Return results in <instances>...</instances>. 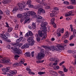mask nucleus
Wrapping results in <instances>:
<instances>
[{
	"mask_svg": "<svg viewBox=\"0 0 76 76\" xmlns=\"http://www.w3.org/2000/svg\"><path fill=\"white\" fill-rule=\"evenodd\" d=\"M34 17H36L37 19V22H39V23H42L41 24L40 26L42 27V30L41 31L39 30L38 31V34H36V37H42V36L47 37V27L45 26L46 25H48V23L47 22H45V20L43 19V18L40 15H38L37 17V15H35Z\"/></svg>",
	"mask_w": 76,
	"mask_h": 76,
	"instance_id": "f257e3e1",
	"label": "nucleus"
},
{
	"mask_svg": "<svg viewBox=\"0 0 76 76\" xmlns=\"http://www.w3.org/2000/svg\"><path fill=\"white\" fill-rule=\"evenodd\" d=\"M30 14L26 12L23 13V15L22 14H19L17 15V17L18 18H20V19L23 18V19H26L24 21L25 23H29L31 21V19L30 18Z\"/></svg>",
	"mask_w": 76,
	"mask_h": 76,
	"instance_id": "f03ea898",
	"label": "nucleus"
},
{
	"mask_svg": "<svg viewBox=\"0 0 76 76\" xmlns=\"http://www.w3.org/2000/svg\"><path fill=\"white\" fill-rule=\"evenodd\" d=\"M9 70H10L9 67H7L6 68H3L2 69L3 72L4 73V75H6V73L9 72H10V73H12L13 75H15L17 73V70H14L13 71L10 70V71Z\"/></svg>",
	"mask_w": 76,
	"mask_h": 76,
	"instance_id": "7ed1b4c3",
	"label": "nucleus"
},
{
	"mask_svg": "<svg viewBox=\"0 0 76 76\" xmlns=\"http://www.w3.org/2000/svg\"><path fill=\"white\" fill-rule=\"evenodd\" d=\"M18 45H19L18 43H14V44H13V47H16L13 49V50L14 53H17L18 54L20 55V54H22V51H21V50H19L18 49Z\"/></svg>",
	"mask_w": 76,
	"mask_h": 76,
	"instance_id": "20e7f679",
	"label": "nucleus"
},
{
	"mask_svg": "<svg viewBox=\"0 0 76 76\" xmlns=\"http://www.w3.org/2000/svg\"><path fill=\"white\" fill-rule=\"evenodd\" d=\"M44 50V49H42L40 51L41 53H39L37 55V60H41L44 58V57L45 56V53Z\"/></svg>",
	"mask_w": 76,
	"mask_h": 76,
	"instance_id": "39448f33",
	"label": "nucleus"
},
{
	"mask_svg": "<svg viewBox=\"0 0 76 76\" xmlns=\"http://www.w3.org/2000/svg\"><path fill=\"white\" fill-rule=\"evenodd\" d=\"M58 9H57V8H55L52 11V13H50V16L51 18H54V17H57L56 15L58 13L57 12V11H58Z\"/></svg>",
	"mask_w": 76,
	"mask_h": 76,
	"instance_id": "423d86ee",
	"label": "nucleus"
},
{
	"mask_svg": "<svg viewBox=\"0 0 76 76\" xmlns=\"http://www.w3.org/2000/svg\"><path fill=\"white\" fill-rule=\"evenodd\" d=\"M27 41L28 42L30 43V45L32 46L34 44V43L35 42V41L34 39V37L33 36L29 37Z\"/></svg>",
	"mask_w": 76,
	"mask_h": 76,
	"instance_id": "0eeeda50",
	"label": "nucleus"
},
{
	"mask_svg": "<svg viewBox=\"0 0 76 76\" xmlns=\"http://www.w3.org/2000/svg\"><path fill=\"white\" fill-rule=\"evenodd\" d=\"M53 51H59L61 52L62 50H65V48L64 47H58L57 46H54V48H53Z\"/></svg>",
	"mask_w": 76,
	"mask_h": 76,
	"instance_id": "6e6552de",
	"label": "nucleus"
},
{
	"mask_svg": "<svg viewBox=\"0 0 76 76\" xmlns=\"http://www.w3.org/2000/svg\"><path fill=\"white\" fill-rule=\"evenodd\" d=\"M1 37L4 38V39H7V38H9L10 37V34L8 33H6L5 34L4 33H3L2 34H1Z\"/></svg>",
	"mask_w": 76,
	"mask_h": 76,
	"instance_id": "1a4fd4ad",
	"label": "nucleus"
},
{
	"mask_svg": "<svg viewBox=\"0 0 76 76\" xmlns=\"http://www.w3.org/2000/svg\"><path fill=\"white\" fill-rule=\"evenodd\" d=\"M45 13V11L41 8H39L37 11L38 15H40L41 14H44Z\"/></svg>",
	"mask_w": 76,
	"mask_h": 76,
	"instance_id": "9d476101",
	"label": "nucleus"
},
{
	"mask_svg": "<svg viewBox=\"0 0 76 76\" xmlns=\"http://www.w3.org/2000/svg\"><path fill=\"white\" fill-rule=\"evenodd\" d=\"M17 5L18 6L19 9L20 10H23L25 7V6H24L23 4L20 2L18 3Z\"/></svg>",
	"mask_w": 76,
	"mask_h": 76,
	"instance_id": "9b49d317",
	"label": "nucleus"
},
{
	"mask_svg": "<svg viewBox=\"0 0 76 76\" xmlns=\"http://www.w3.org/2000/svg\"><path fill=\"white\" fill-rule=\"evenodd\" d=\"M1 61L3 63H7L8 64H12V63L10 61V60L9 59L6 60L3 59H1Z\"/></svg>",
	"mask_w": 76,
	"mask_h": 76,
	"instance_id": "f8f14e48",
	"label": "nucleus"
},
{
	"mask_svg": "<svg viewBox=\"0 0 76 76\" xmlns=\"http://www.w3.org/2000/svg\"><path fill=\"white\" fill-rule=\"evenodd\" d=\"M73 35L71 36L69 38V40H72L73 37H76V30L74 29L73 31Z\"/></svg>",
	"mask_w": 76,
	"mask_h": 76,
	"instance_id": "ddd939ff",
	"label": "nucleus"
},
{
	"mask_svg": "<svg viewBox=\"0 0 76 76\" xmlns=\"http://www.w3.org/2000/svg\"><path fill=\"white\" fill-rule=\"evenodd\" d=\"M55 20V17H53L52 18L51 20V23H52L53 27L54 28H56L57 27V25L56 24V23L54 22V21Z\"/></svg>",
	"mask_w": 76,
	"mask_h": 76,
	"instance_id": "4468645a",
	"label": "nucleus"
},
{
	"mask_svg": "<svg viewBox=\"0 0 76 76\" xmlns=\"http://www.w3.org/2000/svg\"><path fill=\"white\" fill-rule=\"evenodd\" d=\"M33 33L31 31H29L28 32L26 33L25 35V37H29L30 36V37H32L33 36Z\"/></svg>",
	"mask_w": 76,
	"mask_h": 76,
	"instance_id": "2eb2a0df",
	"label": "nucleus"
},
{
	"mask_svg": "<svg viewBox=\"0 0 76 76\" xmlns=\"http://www.w3.org/2000/svg\"><path fill=\"white\" fill-rule=\"evenodd\" d=\"M30 44L28 43H26L23 45L21 47V48L23 49L24 48H28L29 47Z\"/></svg>",
	"mask_w": 76,
	"mask_h": 76,
	"instance_id": "dca6fc26",
	"label": "nucleus"
},
{
	"mask_svg": "<svg viewBox=\"0 0 76 76\" xmlns=\"http://www.w3.org/2000/svg\"><path fill=\"white\" fill-rule=\"evenodd\" d=\"M42 47L45 48L46 49H48V50H52L54 51V49L53 48H54V46H53V47H49L48 48L47 46H42Z\"/></svg>",
	"mask_w": 76,
	"mask_h": 76,
	"instance_id": "f3484780",
	"label": "nucleus"
},
{
	"mask_svg": "<svg viewBox=\"0 0 76 76\" xmlns=\"http://www.w3.org/2000/svg\"><path fill=\"white\" fill-rule=\"evenodd\" d=\"M67 37H69V33H68V31H67L64 36L62 37V39H66V38H67Z\"/></svg>",
	"mask_w": 76,
	"mask_h": 76,
	"instance_id": "a211bd4d",
	"label": "nucleus"
},
{
	"mask_svg": "<svg viewBox=\"0 0 76 76\" xmlns=\"http://www.w3.org/2000/svg\"><path fill=\"white\" fill-rule=\"evenodd\" d=\"M50 60L52 61H55V62H58V61H59V59L57 58H51Z\"/></svg>",
	"mask_w": 76,
	"mask_h": 76,
	"instance_id": "6ab92c4d",
	"label": "nucleus"
},
{
	"mask_svg": "<svg viewBox=\"0 0 76 76\" xmlns=\"http://www.w3.org/2000/svg\"><path fill=\"white\" fill-rule=\"evenodd\" d=\"M66 46H67V45L64 44L59 45L58 44L57 45L58 47H66Z\"/></svg>",
	"mask_w": 76,
	"mask_h": 76,
	"instance_id": "aec40b11",
	"label": "nucleus"
},
{
	"mask_svg": "<svg viewBox=\"0 0 76 76\" xmlns=\"http://www.w3.org/2000/svg\"><path fill=\"white\" fill-rule=\"evenodd\" d=\"M11 2V0H4L2 1L4 4H8L9 3Z\"/></svg>",
	"mask_w": 76,
	"mask_h": 76,
	"instance_id": "412c9836",
	"label": "nucleus"
},
{
	"mask_svg": "<svg viewBox=\"0 0 76 76\" xmlns=\"http://www.w3.org/2000/svg\"><path fill=\"white\" fill-rule=\"evenodd\" d=\"M58 29L56 31V34L58 37H60L61 36V34H60V29Z\"/></svg>",
	"mask_w": 76,
	"mask_h": 76,
	"instance_id": "4be33fe9",
	"label": "nucleus"
},
{
	"mask_svg": "<svg viewBox=\"0 0 76 76\" xmlns=\"http://www.w3.org/2000/svg\"><path fill=\"white\" fill-rule=\"evenodd\" d=\"M24 55L27 57H31V53L29 52H27L24 54Z\"/></svg>",
	"mask_w": 76,
	"mask_h": 76,
	"instance_id": "5701e85b",
	"label": "nucleus"
},
{
	"mask_svg": "<svg viewBox=\"0 0 76 76\" xmlns=\"http://www.w3.org/2000/svg\"><path fill=\"white\" fill-rule=\"evenodd\" d=\"M72 14V11H70L69 12L66 13L65 16H70Z\"/></svg>",
	"mask_w": 76,
	"mask_h": 76,
	"instance_id": "b1692460",
	"label": "nucleus"
},
{
	"mask_svg": "<svg viewBox=\"0 0 76 76\" xmlns=\"http://www.w3.org/2000/svg\"><path fill=\"white\" fill-rule=\"evenodd\" d=\"M18 9H19V8H18V7H15L13 8L12 12H16Z\"/></svg>",
	"mask_w": 76,
	"mask_h": 76,
	"instance_id": "393cba45",
	"label": "nucleus"
},
{
	"mask_svg": "<svg viewBox=\"0 0 76 76\" xmlns=\"http://www.w3.org/2000/svg\"><path fill=\"white\" fill-rule=\"evenodd\" d=\"M41 6L39 5H37L35 6L34 7V8L35 9H39L40 8Z\"/></svg>",
	"mask_w": 76,
	"mask_h": 76,
	"instance_id": "a878e982",
	"label": "nucleus"
},
{
	"mask_svg": "<svg viewBox=\"0 0 76 76\" xmlns=\"http://www.w3.org/2000/svg\"><path fill=\"white\" fill-rule=\"evenodd\" d=\"M32 26L34 29H36V24L35 23H33L32 24Z\"/></svg>",
	"mask_w": 76,
	"mask_h": 76,
	"instance_id": "bb28decb",
	"label": "nucleus"
},
{
	"mask_svg": "<svg viewBox=\"0 0 76 76\" xmlns=\"http://www.w3.org/2000/svg\"><path fill=\"white\" fill-rule=\"evenodd\" d=\"M13 28L12 27H10L8 28V32L10 33L11 32V31H12Z\"/></svg>",
	"mask_w": 76,
	"mask_h": 76,
	"instance_id": "cd10ccee",
	"label": "nucleus"
},
{
	"mask_svg": "<svg viewBox=\"0 0 76 76\" xmlns=\"http://www.w3.org/2000/svg\"><path fill=\"white\" fill-rule=\"evenodd\" d=\"M19 63L16 62L13 64V66L14 67H15V66H19Z\"/></svg>",
	"mask_w": 76,
	"mask_h": 76,
	"instance_id": "c85d7f7f",
	"label": "nucleus"
},
{
	"mask_svg": "<svg viewBox=\"0 0 76 76\" xmlns=\"http://www.w3.org/2000/svg\"><path fill=\"white\" fill-rule=\"evenodd\" d=\"M58 29H60V32H61V33H62V34L64 33V28H62L61 29V28H58Z\"/></svg>",
	"mask_w": 76,
	"mask_h": 76,
	"instance_id": "c756f323",
	"label": "nucleus"
},
{
	"mask_svg": "<svg viewBox=\"0 0 76 76\" xmlns=\"http://www.w3.org/2000/svg\"><path fill=\"white\" fill-rule=\"evenodd\" d=\"M72 4H76V0H71Z\"/></svg>",
	"mask_w": 76,
	"mask_h": 76,
	"instance_id": "7c9ffc66",
	"label": "nucleus"
},
{
	"mask_svg": "<svg viewBox=\"0 0 76 76\" xmlns=\"http://www.w3.org/2000/svg\"><path fill=\"white\" fill-rule=\"evenodd\" d=\"M45 72H38V74L39 75H43L44 74H45Z\"/></svg>",
	"mask_w": 76,
	"mask_h": 76,
	"instance_id": "2f4dec72",
	"label": "nucleus"
},
{
	"mask_svg": "<svg viewBox=\"0 0 76 76\" xmlns=\"http://www.w3.org/2000/svg\"><path fill=\"white\" fill-rule=\"evenodd\" d=\"M36 13L34 11H31L30 13V15L31 16H33V15H35Z\"/></svg>",
	"mask_w": 76,
	"mask_h": 76,
	"instance_id": "473e14b6",
	"label": "nucleus"
},
{
	"mask_svg": "<svg viewBox=\"0 0 76 76\" xmlns=\"http://www.w3.org/2000/svg\"><path fill=\"white\" fill-rule=\"evenodd\" d=\"M31 3H32V2L31 0L28 1L27 2V4H28V5L31 4Z\"/></svg>",
	"mask_w": 76,
	"mask_h": 76,
	"instance_id": "72a5a7b5",
	"label": "nucleus"
},
{
	"mask_svg": "<svg viewBox=\"0 0 76 76\" xmlns=\"http://www.w3.org/2000/svg\"><path fill=\"white\" fill-rule=\"evenodd\" d=\"M73 52H75L73 51V50H67V53H70V54H71V53H73Z\"/></svg>",
	"mask_w": 76,
	"mask_h": 76,
	"instance_id": "f704fd0d",
	"label": "nucleus"
},
{
	"mask_svg": "<svg viewBox=\"0 0 76 76\" xmlns=\"http://www.w3.org/2000/svg\"><path fill=\"white\" fill-rule=\"evenodd\" d=\"M70 28L71 29V31L72 32L73 31V25H70Z\"/></svg>",
	"mask_w": 76,
	"mask_h": 76,
	"instance_id": "c9c22d12",
	"label": "nucleus"
},
{
	"mask_svg": "<svg viewBox=\"0 0 76 76\" xmlns=\"http://www.w3.org/2000/svg\"><path fill=\"white\" fill-rule=\"evenodd\" d=\"M72 18V17H67L66 18V20H71Z\"/></svg>",
	"mask_w": 76,
	"mask_h": 76,
	"instance_id": "e433bc0d",
	"label": "nucleus"
},
{
	"mask_svg": "<svg viewBox=\"0 0 76 76\" xmlns=\"http://www.w3.org/2000/svg\"><path fill=\"white\" fill-rule=\"evenodd\" d=\"M39 37H36L37 39V42H39V41H41V38H39Z\"/></svg>",
	"mask_w": 76,
	"mask_h": 76,
	"instance_id": "4c0bfd02",
	"label": "nucleus"
},
{
	"mask_svg": "<svg viewBox=\"0 0 76 76\" xmlns=\"http://www.w3.org/2000/svg\"><path fill=\"white\" fill-rule=\"evenodd\" d=\"M68 9H73V6H70L68 7Z\"/></svg>",
	"mask_w": 76,
	"mask_h": 76,
	"instance_id": "58836bf2",
	"label": "nucleus"
},
{
	"mask_svg": "<svg viewBox=\"0 0 76 76\" xmlns=\"http://www.w3.org/2000/svg\"><path fill=\"white\" fill-rule=\"evenodd\" d=\"M64 3L65 4H67V5L69 4H70V3L67 1H65L64 2Z\"/></svg>",
	"mask_w": 76,
	"mask_h": 76,
	"instance_id": "ea45409f",
	"label": "nucleus"
},
{
	"mask_svg": "<svg viewBox=\"0 0 76 76\" xmlns=\"http://www.w3.org/2000/svg\"><path fill=\"white\" fill-rule=\"evenodd\" d=\"M7 75L8 76H13V74L11 73H10V74L7 73Z\"/></svg>",
	"mask_w": 76,
	"mask_h": 76,
	"instance_id": "a19ab883",
	"label": "nucleus"
},
{
	"mask_svg": "<svg viewBox=\"0 0 76 76\" xmlns=\"http://www.w3.org/2000/svg\"><path fill=\"white\" fill-rule=\"evenodd\" d=\"M45 9H50V6H47L45 7Z\"/></svg>",
	"mask_w": 76,
	"mask_h": 76,
	"instance_id": "79ce46f5",
	"label": "nucleus"
},
{
	"mask_svg": "<svg viewBox=\"0 0 76 76\" xmlns=\"http://www.w3.org/2000/svg\"><path fill=\"white\" fill-rule=\"evenodd\" d=\"M64 72H67L68 69H66V68H64Z\"/></svg>",
	"mask_w": 76,
	"mask_h": 76,
	"instance_id": "37998d69",
	"label": "nucleus"
},
{
	"mask_svg": "<svg viewBox=\"0 0 76 76\" xmlns=\"http://www.w3.org/2000/svg\"><path fill=\"white\" fill-rule=\"evenodd\" d=\"M6 27H7V28H9L10 27L9 26V23L7 22H6Z\"/></svg>",
	"mask_w": 76,
	"mask_h": 76,
	"instance_id": "c03bdc74",
	"label": "nucleus"
},
{
	"mask_svg": "<svg viewBox=\"0 0 76 76\" xmlns=\"http://www.w3.org/2000/svg\"><path fill=\"white\" fill-rule=\"evenodd\" d=\"M14 37H15V38H18V34H15Z\"/></svg>",
	"mask_w": 76,
	"mask_h": 76,
	"instance_id": "a18cd8bd",
	"label": "nucleus"
},
{
	"mask_svg": "<svg viewBox=\"0 0 76 76\" xmlns=\"http://www.w3.org/2000/svg\"><path fill=\"white\" fill-rule=\"evenodd\" d=\"M18 28H19V26L18 24H17L15 27V29H18Z\"/></svg>",
	"mask_w": 76,
	"mask_h": 76,
	"instance_id": "49530a36",
	"label": "nucleus"
},
{
	"mask_svg": "<svg viewBox=\"0 0 76 76\" xmlns=\"http://www.w3.org/2000/svg\"><path fill=\"white\" fill-rule=\"evenodd\" d=\"M6 14L7 15H10V11L9 10H7L6 12Z\"/></svg>",
	"mask_w": 76,
	"mask_h": 76,
	"instance_id": "de8ad7c7",
	"label": "nucleus"
},
{
	"mask_svg": "<svg viewBox=\"0 0 76 76\" xmlns=\"http://www.w3.org/2000/svg\"><path fill=\"white\" fill-rule=\"evenodd\" d=\"M28 7L30 8H31V7H33V5L31 4H29L28 5Z\"/></svg>",
	"mask_w": 76,
	"mask_h": 76,
	"instance_id": "09e8293b",
	"label": "nucleus"
},
{
	"mask_svg": "<svg viewBox=\"0 0 76 76\" xmlns=\"http://www.w3.org/2000/svg\"><path fill=\"white\" fill-rule=\"evenodd\" d=\"M34 51L32 52L31 53V55L32 57H34Z\"/></svg>",
	"mask_w": 76,
	"mask_h": 76,
	"instance_id": "8fccbe9b",
	"label": "nucleus"
},
{
	"mask_svg": "<svg viewBox=\"0 0 76 76\" xmlns=\"http://www.w3.org/2000/svg\"><path fill=\"white\" fill-rule=\"evenodd\" d=\"M70 46H74L75 45V44L74 43H70L69 44Z\"/></svg>",
	"mask_w": 76,
	"mask_h": 76,
	"instance_id": "3c124183",
	"label": "nucleus"
},
{
	"mask_svg": "<svg viewBox=\"0 0 76 76\" xmlns=\"http://www.w3.org/2000/svg\"><path fill=\"white\" fill-rule=\"evenodd\" d=\"M20 42V40L19 39H17L16 40V42H17V43H18V42Z\"/></svg>",
	"mask_w": 76,
	"mask_h": 76,
	"instance_id": "603ef678",
	"label": "nucleus"
},
{
	"mask_svg": "<svg viewBox=\"0 0 76 76\" xmlns=\"http://www.w3.org/2000/svg\"><path fill=\"white\" fill-rule=\"evenodd\" d=\"M7 48H8V49H10V45H8L7 46Z\"/></svg>",
	"mask_w": 76,
	"mask_h": 76,
	"instance_id": "864d4df0",
	"label": "nucleus"
},
{
	"mask_svg": "<svg viewBox=\"0 0 76 76\" xmlns=\"http://www.w3.org/2000/svg\"><path fill=\"white\" fill-rule=\"evenodd\" d=\"M20 64H23V63H24V62H23V61H21L20 62Z\"/></svg>",
	"mask_w": 76,
	"mask_h": 76,
	"instance_id": "5fc2aeb1",
	"label": "nucleus"
},
{
	"mask_svg": "<svg viewBox=\"0 0 76 76\" xmlns=\"http://www.w3.org/2000/svg\"><path fill=\"white\" fill-rule=\"evenodd\" d=\"M58 73L59 74H62V73H63V71H58Z\"/></svg>",
	"mask_w": 76,
	"mask_h": 76,
	"instance_id": "6e6d98bb",
	"label": "nucleus"
},
{
	"mask_svg": "<svg viewBox=\"0 0 76 76\" xmlns=\"http://www.w3.org/2000/svg\"><path fill=\"white\" fill-rule=\"evenodd\" d=\"M23 39V37H21L19 38L18 39L19 40H20V41H22V40Z\"/></svg>",
	"mask_w": 76,
	"mask_h": 76,
	"instance_id": "4d7b16f0",
	"label": "nucleus"
},
{
	"mask_svg": "<svg viewBox=\"0 0 76 76\" xmlns=\"http://www.w3.org/2000/svg\"><path fill=\"white\" fill-rule=\"evenodd\" d=\"M43 4L45 6H46L47 5V4L45 2H43Z\"/></svg>",
	"mask_w": 76,
	"mask_h": 76,
	"instance_id": "13d9d810",
	"label": "nucleus"
},
{
	"mask_svg": "<svg viewBox=\"0 0 76 76\" xmlns=\"http://www.w3.org/2000/svg\"><path fill=\"white\" fill-rule=\"evenodd\" d=\"M64 42L65 43H68V40H64Z\"/></svg>",
	"mask_w": 76,
	"mask_h": 76,
	"instance_id": "bf43d9fd",
	"label": "nucleus"
},
{
	"mask_svg": "<svg viewBox=\"0 0 76 76\" xmlns=\"http://www.w3.org/2000/svg\"><path fill=\"white\" fill-rule=\"evenodd\" d=\"M69 69H70V70H71V71L72 72V69H73V67L70 66L69 67Z\"/></svg>",
	"mask_w": 76,
	"mask_h": 76,
	"instance_id": "052dcab7",
	"label": "nucleus"
},
{
	"mask_svg": "<svg viewBox=\"0 0 76 76\" xmlns=\"http://www.w3.org/2000/svg\"><path fill=\"white\" fill-rule=\"evenodd\" d=\"M26 70L27 71H31V70L29 68H26Z\"/></svg>",
	"mask_w": 76,
	"mask_h": 76,
	"instance_id": "680f3d73",
	"label": "nucleus"
},
{
	"mask_svg": "<svg viewBox=\"0 0 76 76\" xmlns=\"http://www.w3.org/2000/svg\"><path fill=\"white\" fill-rule=\"evenodd\" d=\"M20 56L18 55H15V58H17V57H19Z\"/></svg>",
	"mask_w": 76,
	"mask_h": 76,
	"instance_id": "e2e57ef3",
	"label": "nucleus"
},
{
	"mask_svg": "<svg viewBox=\"0 0 76 76\" xmlns=\"http://www.w3.org/2000/svg\"><path fill=\"white\" fill-rule=\"evenodd\" d=\"M45 37L44 36V37H42V38L41 39L42 40H43V39H45Z\"/></svg>",
	"mask_w": 76,
	"mask_h": 76,
	"instance_id": "0e129e2a",
	"label": "nucleus"
},
{
	"mask_svg": "<svg viewBox=\"0 0 76 76\" xmlns=\"http://www.w3.org/2000/svg\"><path fill=\"white\" fill-rule=\"evenodd\" d=\"M0 14H1V15H3V12L1 11V10H0Z\"/></svg>",
	"mask_w": 76,
	"mask_h": 76,
	"instance_id": "69168bd1",
	"label": "nucleus"
},
{
	"mask_svg": "<svg viewBox=\"0 0 76 76\" xmlns=\"http://www.w3.org/2000/svg\"><path fill=\"white\" fill-rule=\"evenodd\" d=\"M7 42H11V41L10 40V39H7Z\"/></svg>",
	"mask_w": 76,
	"mask_h": 76,
	"instance_id": "338daca9",
	"label": "nucleus"
},
{
	"mask_svg": "<svg viewBox=\"0 0 76 76\" xmlns=\"http://www.w3.org/2000/svg\"><path fill=\"white\" fill-rule=\"evenodd\" d=\"M56 68L57 69H59V68H60V67H59V66H56Z\"/></svg>",
	"mask_w": 76,
	"mask_h": 76,
	"instance_id": "774afa93",
	"label": "nucleus"
}]
</instances>
